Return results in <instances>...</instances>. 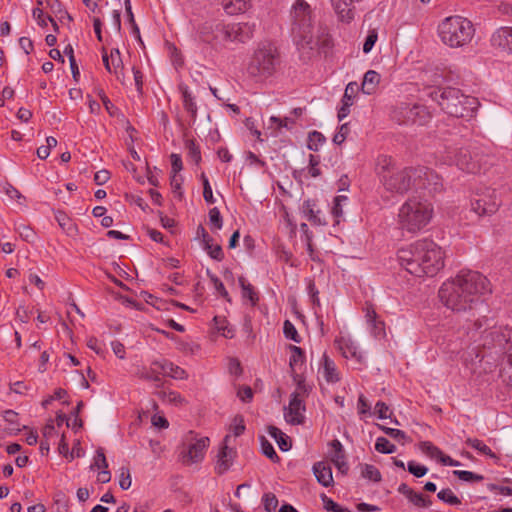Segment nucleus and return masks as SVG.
I'll return each mask as SVG.
<instances>
[{
  "mask_svg": "<svg viewBox=\"0 0 512 512\" xmlns=\"http://www.w3.org/2000/svg\"><path fill=\"white\" fill-rule=\"evenodd\" d=\"M217 22H205L198 29V38L200 41L205 43H213V40H218L219 35L214 34L215 24Z\"/></svg>",
  "mask_w": 512,
  "mask_h": 512,
  "instance_id": "nucleus-34",
  "label": "nucleus"
},
{
  "mask_svg": "<svg viewBox=\"0 0 512 512\" xmlns=\"http://www.w3.org/2000/svg\"><path fill=\"white\" fill-rule=\"evenodd\" d=\"M358 89L359 86L356 82H350L347 84L337 115L340 121L349 115L350 107L354 104L355 94Z\"/></svg>",
  "mask_w": 512,
  "mask_h": 512,
  "instance_id": "nucleus-22",
  "label": "nucleus"
},
{
  "mask_svg": "<svg viewBox=\"0 0 512 512\" xmlns=\"http://www.w3.org/2000/svg\"><path fill=\"white\" fill-rule=\"evenodd\" d=\"M374 413L378 416L379 419H390L392 423H394L395 425H399L397 419H392V411L390 407L382 401H378L375 404Z\"/></svg>",
  "mask_w": 512,
  "mask_h": 512,
  "instance_id": "nucleus-38",
  "label": "nucleus"
},
{
  "mask_svg": "<svg viewBox=\"0 0 512 512\" xmlns=\"http://www.w3.org/2000/svg\"><path fill=\"white\" fill-rule=\"evenodd\" d=\"M32 16L39 26L47 27L48 23L50 22L52 23L55 30L58 29L56 22L51 17L45 16L42 8H34L32 11Z\"/></svg>",
  "mask_w": 512,
  "mask_h": 512,
  "instance_id": "nucleus-40",
  "label": "nucleus"
},
{
  "mask_svg": "<svg viewBox=\"0 0 512 512\" xmlns=\"http://www.w3.org/2000/svg\"><path fill=\"white\" fill-rule=\"evenodd\" d=\"M470 155L466 150L463 149H454L449 148L445 155L443 156V160L445 163L449 165H456L460 170L473 172L474 165L470 162Z\"/></svg>",
  "mask_w": 512,
  "mask_h": 512,
  "instance_id": "nucleus-17",
  "label": "nucleus"
},
{
  "mask_svg": "<svg viewBox=\"0 0 512 512\" xmlns=\"http://www.w3.org/2000/svg\"><path fill=\"white\" fill-rule=\"evenodd\" d=\"M397 260L415 277H434L445 266V253L433 240L423 238L399 248Z\"/></svg>",
  "mask_w": 512,
  "mask_h": 512,
  "instance_id": "nucleus-3",
  "label": "nucleus"
},
{
  "mask_svg": "<svg viewBox=\"0 0 512 512\" xmlns=\"http://www.w3.org/2000/svg\"><path fill=\"white\" fill-rule=\"evenodd\" d=\"M378 40V33L376 30L372 29V30H369L367 36H366V39L364 41V44H363V52L365 54H368L372 51L375 43L377 42Z\"/></svg>",
  "mask_w": 512,
  "mask_h": 512,
  "instance_id": "nucleus-52",
  "label": "nucleus"
},
{
  "mask_svg": "<svg viewBox=\"0 0 512 512\" xmlns=\"http://www.w3.org/2000/svg\"><path fill=\"white\" fill-rule=\"evenodd\" d=\"M267 433L277 442L282 451H288L291 448L290 438L275 426H268Z\"/></svg>",
  "mask_w": 512,
  "mask_h": 512,
  "instance_id": "nucleus-33",
  "label": "nucleus"
},
{
  "mask_svg": "<svg viewBox=\"0 0 512 512\" xmlns=\"http://www.w3.org/2000/svg\"><path fill=\"white\" fill-rule=\"evenodd\" d=\"M381 82V75L375 70H368L363 77L361 90L366 95H372L377 91Z\"/></svg>",
  "mask_w": 512,
  "mask_h": 512,
  "instance_id": "nucleus-29",
  "label": "nucleus"
},
{
  "mask_svg": "<svg viewBox=\"0 0 512 512\" xmlns=\"http://www.w3.org/2000/svg\"><path fill=\"white\" fill-rule=\"evenodd\" d=\"M430 96L445 113L453 117L470 116L476 104L475 98L466 96L459 89L451 87L434 89Z\"/></svg>",
  "mask_w": 512,
  "mask_h": 512,
  "instance_id": "nucleus-7",
  "label": "nucleus"
},
{
  "mask_svg": "<svg viewBox=\"0 0 512 512\" xmlns=\"http://www.w3.org/2000/svg\"><path fill=\"white\" fill-rule=\"evenodd\" d=\"M350 132V129L348 127V124H342L335 135L333 136V143L336 145H341L347 138L348 134Z\"/></svg>",
  "mask_w": 512,
  "mask_h": 512,
  "instance_id": "nucleus-56",
  "label": "nucleus"
},
{
  "mask_svg": "<svg viewBox=\"0 0 512 512\" xmlns=\"http://www.w3.org/2000/svg\"><path fill=\"white\" fill-rule=\"evenodd\" d=\"M361 475L370 481L379 482L381 480L380 471L374 466L370 464H364L361 466Z\"/></svg>",
  "mask_w": 512,
  "mask_h": 512,
  "instance_id": "nucleus-42",
  "label": "nucleus"
},
{
  "mask_svg": "<svg viewBox=\"0 0 512 512\" xmlns=\"http://www.w3.org/2000/svg\"><path fill=\"white\" fill-rule=\"evenodd\" d=\"M291 34L299 58L308 63L320 50L329 47L330 37L325 28L314 24V14L305 0H295L291 8Z\"/></svg>",
  "mask_w": 512,
  "mask_h": 512,
  "instance_id": "nucleus-2",
  "label": "nucleus"
},
{
  "mask_svg": "<svg viewBox=\"0 0 512 512\" xmlns=\"http://www.w3.org/2000/svg\"><path fill=\"white\" fill-rule=\"evenodd\" d=\"M437 497L450 505H458L460 504L459 498L454 494L451 489H442L438 492Z\"/></svg>",
  "mask_w": 512,
  "mask_h": 512,
  "instance_id": "nucleus-48",
  "label": "nucleus"
},
{
  "mask_svg": "<svg viewBox=\"0 0 512 512\" xmlns=\"http://www.w3.org/2000/svg\"><path fill=\"white\" fill-rule=\"evenodd\" d=\"M289 351V365L292 371V376L294 378L296 375H300L298 372L302 370V367L305 364V356L301 348L295 345H290Z\"/></svg>",
  "mask_w": 512,
  "mask_h": 512,
  "instance_id": "nucleus-30",
  "label": "nucleus"
},
{
  "mask_svg": "<svg viewBox=\"0 0 512 512\" xmlns=\"http://www.w3.org/2000/svg\"><path fill=\"white\" fill-rule=\"evenodd\" d=\"M262 503L266 512H275L278 506V499L273 493H265Z\"/></svg>",
  "mask_w": 512,
  "mask_h": 512,
  "instance_id": "nucleus-49",
  "label": "nucleus"
},
{
  "mask_svg": "<svg viewBox=\"0 0 512 512\" xmlns=\"http://www.w3.org/2000/svg\"><path fill=\"white\" fill-rule=\"evenodd\" d=\"M209 445L210 439L208 437L189 432L180 452L183 463L192 465L201 462L205 458Z\"/></svg>",
  "mask_w": 512,
  "mask_h": 512,
  "instance_id": "nucleus-10",
  "label": "nucleus"
},
{
  "mask_svg": "<svg viewBox=\"0 0 512 512\" xmlns=\"http://www.w3.org/2000/svg\"><path fill=\"white\" fill-rule=\"evenodd\" d=\"M360 0H330L341 21L349 22L354 18L355 3Z\"/></svg>",
  "mask_w": 512,
  "mask_h": 512,
  "instance_id": "nucleus-24",
  "label": "nucleus"
},
{
  "mask_svg": "<svg viewBox=\"0 0 512 512\" xmlns=\"http://www.w3.org/2000/svg\"><path fill=\"white\" fill-rule=\"evenodd\" d=\"M171 175L180 174L183 169L182 159L178 154H171Z\"/></svg>",
  "mask_w": 512,
  "mask_h": 512,
  "instance_id": "nucleus-62",
  "label": "nucleus"
},
{
  "mask_svg": "<svg viewBox=\"0 0 512 512\" xmlns=\"http://www.w3.org/2000/svg\"><path fill=\"white\" fill-rule=\"evenodd\" d=\"M475 331L479 332L484 338V345L499 346L504 348L511 336V331L507 328L497 327L492 319H478L475 324Z\"/></svg>",
  "mask_w": 512,
  "mask_h": 512,
  "instance_id": "nucleus-11",
  "label": "nucleus"
},
{
  "mask_svg": "<svg viewBox=\"0 0 512 512\" xmlns=\"http://www.w3.org/2000/svg\"><path fill=\"white\" fill-rule=\"evenodd\" d=\"M245 431L244 419L241 416H236L232 420L230 425V433L233 434L234 437L240 436Z\"/></svg>",
  "mask_w": 512,
  "mask_h": 512,
  "instance_id": "nucleus-53",
  "label": "nucleus"
},
{
  "mask_svg": "<svg viewBox=\"0 0 512 512\" xmlns=\"http://www.w3.org/2000/svg\"><path fill=\"white\" fill-rule=\"evenodd\" d=\"M318 373L328 383H336L340 380V372L335 362L326 354L322 356Z\"/></svg>",
  "mask_w": 512,
  "mask_h": 512,
  "instance_id": "nucleus-23",
  "label": "nucleus"
},
{
  "mask_svg": "<svg viewBox=\"0 0 512 512\" xmlns=\"http://www.w3.org/2000/svg\"><path fill=\"white\" fill-rule=\"evenodd\" d=\"M277 56V49L273 44H260L247 64V73L260 79L271 76L276 69Z\"/></svg>",
  "mask_w": 512,
  "mask_h": 512,
  "instance_id": "nucleus-8",
  "label": "nucleus"
},
{
  "mask_svg": "<svg viewBox=\"0 0 512 512\" xmlns=\"http://www.w3.org/2000/svg\"><path fill=\"white\" fill-rule=\"evenodd\" d=\"M490 292V282L484 275L462 270L442 283L438 297L445 307L460 313L473 310L481 302V297Z\"/></svg>",
  "mask_w": 512,
  "mask_h": 512,
  "instance_id": "nucleus-1",
  "label": "nucleus"
},
{
  "mask_svg": "<svg viewBox=\"0 0 512 512\" xmlns=\"http://www.w3.org/2000/svg\"><path fill=\"white\" fill-rule=\"evenodd\" d=\"M349 198L346 195H338L333 199L331 214L338 224L344 215V207L347 206Z\"/></svg>",
  "mask_w": 512,
  "mask_h": 512,
  "instance_id": "nucleus-35",
  "label": "nucleus"
},
{
  "mask_svg": "<svg viewBox=\"0 0 512 512\" xmlns=\"http://www.w3.org/2000/svg\"><path fill=\"white\" fill-rule=\"evenodd\" d=\"M294 382L296 389L291 394L288 405L284 407V418L289 424L299 425L305 419L306 407L304 399L308 396L311 386L306 383L302 375H296Z\"/></svg>",
  "mask_w": 512,
  "mask_h": 512,
  "instance_id": "nucleus-9",
  "label": "nucleus"
},
{
  "mask_svg": "<svg viewBox=\"0 0 512 512\" xmlns=\"http://www.w3.org/2000/svg\"><path fill=\"white\" fill-rule=\"evenodd\" d=\"M198 236L201 237V243L208 255L215 260H222L223 251L219 244L214 243L203 227L198 228Z\"/></svg>",
  "mask_w": 512,
  "mask_h": 512,
  "instance_id": "nucleus-25",
  "label": "nucleus"
},
{
  "mask_svg": "<svg viewBox=\"0 0 512 512\" xmlns=\"http://www.w3.org/2000/svg\"><path fill=\"white\" fill-rule=\"evenodd\" d=\"M335 345L345 359L352 361L354 364L360 365L363 363L364 353L349 334L340 333L335 339Z\"/></svg>",
  "mask_w": 512,
  "mask_h": 512,
  "instance_id": "nucleus-13",
  "label": "nucleus"
},
{
  "mask_svg": "<svg viewBox=\"0 0 512 512\" xmlns=\"http://www.w3.org/2000/svg\"><path fill=\"white\" fill-rule=\"evenodd\" d=\"M152 371L153 374L149 375L146 372H141V377L156 379L158 375L169 376L174 379H185L187 378V373L184 369L179 366L174 365L173 363L163 360V361H154L152 363Z\"/></svg>",
  "mask_w": 512,
  "mask_h": 512,
  "instance_id": "nucleus-15",
  "label": "nucleus"
},
{
  "mask_svg": "<svg viewBox=\"0 0 512 512\" xmlns=\"http://www.w3.org/2000/svg\"><path fill=\"white\" fill-rule=\"evenodd\" d=\"M357 410L362 420L372 415L371 405L363 395H360L358 398Z\"/></svg>",
  "mask_w": 512,
  "mask_h": 512,
  "instance_id": "nucleus-46",
  "label": "nucleus"
},
{
  "mask_svg": "<svg viewBox=\"0 0 512 512\" xmlns=\"http://www.w3.org/2000/svg\"><path fill=\"white\" fill-rule=\"evenodd\" d=\"M375 449L379 453L392 454L396 451V446L385 437H378L375 442Z\"/></svg>",
  "mask_w": 512,
  "mask_h": 512,
  "instance_id": "nucleus-44",
  "label": "nucleus"
},
{
  "mask_svg": "<svg viewBox=\"0 0 512 512\" xmlns=\"http://www.w3.org/2000/svg\"><path fill=\"white\" fill-rule=\"evenodd\" d=\"M55 219L61 229L70 237L77 235V226L72 219L63 211H57L55 213Z\"/></svg>",
  "mask_w": 512,
  "mask_h": 512,
  "instance_id": "nucleus-32",
  "label": "nucleus"
},
{
  "mask_svg": "<svg viewBox=\"0 0 512 512\" xmlns=\"http://www.w3.org/2000/svg\"><path fill=\"white\" fill-rule=\"evenodd\" d=\"M102 60L107 71L114 74L118 80L123 82V61L120 51L118 49H111L109 54L104 51L102 54Z\"/></svg>",
  "mask_w": 512,
  "mask_h": 512,
  "instance_id": "nucleus-21",
  "label": "nucleus"
},
{
  "mask_svg": "<svg viewBox=\"0 0 512 512\" xmlns=\"http://www.w3.org/2000/svg\"><path fill=\"white\" fill-rule=\"evenodd\" d=\"M329 457L341 473L347 472L348 465L345 459L343 446L339 440H334L330 443Z\"/></svg>",
  "mask_w": 512,
  "mask_h": 512,
  "instance_id": "nucleus-27",
  "label": "nucleus"
},
{
  "mask_svg": "<svg viewBox=\"0 0 512 512\" xmlns=\"http://www.w3.org/2000/svg\"><path fill=\"white\" fill-rule=\"evenodd\" d=\"M407 468L408 471L417 478L423 477L428 472V468L426 466L418 464L415 461H409Z\"/></svg>",
  "mask_w": 512,
  "mask_h": 512,
  "instance_id": "nucleus-55",
  "label": "nucleus"
},
{
  "mask_svg": "<svg viewBox=\"0 0 512 512\" xmlns=\"http://www.w3.org/2000/svg\"><path fill=\"white\" fill-rule=\"evenodd\" d=\"M5 422L8 423V431L10 434H16L20 431V424L18 423V414L13 410H6L3 413Z\"/></svg>",
  "mask_w": 512,
  "mask_h": 512,
  "instance_id": "nucleus-39",
  "label": "nucleus"
},
{
  "mask_svg": "<svg viewBox=\"0 0 512 512\" xmlns=\"http://www.w3.org/2000/svg\"><path fill=\"white\" fill-rule=\"evenodd\" d=\"M209 223L215 230L222 228V217L217 208H213L209 211Z\"/></svg>",
  "mask_w": 512,
  "mask_h": 512,
  "instance_id": "nucleus-57",
  "label": "nucleus"
},
{
  "mask_svg": "<svg viewBox=\"0 0 512 512\" xmlns=\"http://www.w3.org/2000/svg\"><path fill=\"white\" fill-rule=\"evenodd\" d=\"M466 443L468 446L475 449L478 453L492 459L496 458V454L483 441L476 438H468Z\"/></svg>",
  "mask_w": 512,
  "mask_h": 512,
  "instance_id": "nucleus-37",
  "label": "nucleus"
},
{
  "mask_svg": "<svg viewBox=\"0 0 512 512\" xmlns=\"http://www.w3.org/2000/svg\"><path fill=\"white\" fill-rule=\"evenodd\" d=\"M301 213L313 225H326V220L322 212L317 208L314 201L306 200L301 206Z\"/></svg>",
  "mask_w": 512,
  "mask_h": 512,
  "instance_id": "nucleus-26",
  "label": "nucleus"
},
{
  "mask_svg": "<svg viewBox=\"0 0 512 512\" xmlns=\"http://www.w3.org/2000/svg\"><path fill=\"white\" fill-rule=\"evenodd\" d=\"M382 184L385 190L393 194H403L412 185L421 189L436 190L438 176L427 168L404 169L393 171L390 175H384Z\"/></svg>",
  "mask_w": 512,
  "mask_h": 512,
  "instance_id": "nucleus-5",
  "label": "nucleus"
},
{
  "mask_svg": "<svg viewBox=\"0 0 512 512\" xmlns=\"http://www.w3.org/2000/svg\"><path fill=\"white\" fill-rule=\"evenodd\" d=\"M87 346L98 355H102L104 352L103 344L95 337H90L87 340Z\"/></svg>",
  "mask_w": 512,
  "mask_h": 512,
  "instance_id": "nucleus-64",
  "label": "nucleus"
},
{
  "mask_svg": "<svg viewBox=\"0 0 512 512\" xmlns=\"http://www.w3.org/2000/svg\"><path fill=\"white\" fill-rule=\"evenodd\" d=\"M498 206L499 201L495 192L490 189H487L481 194H476L471 202L472 210L479 216L496 212Z\"/></svg>",
  "mask_w": 512,
  "mask_h": 512,
  "instance_id": "nucleus-14",
  "label": "nucleus"
},
{
  "mask_svg": "<svg viewBox=\"0 0 512 512\" xmlns=\"http://www.w3.org/2000/svg\"><path fill=\"white\" fill-rule=\"evenodd\" d=\"M394 118L401 124L423 125L430 119V112L423 105L402 104L395 110Z\"/></svg>",
  "mask_w": 512,
  "mask_h": 512,
  "instance_id": "nucleus-12",
  "label": "nucleus"
},
{
  "mask_svg": "<svg viewBox=\"0 0 512 512\" xmlns=\"http://www.w3.org/2000/svg\"><path fill=\"white\" fill-rule=\"evenodd\" d=\"M380 428L387 435H389L390 437H392L393 439H395V440H397L399 442H404L406 440V438H407L405 433L402 430L395 429V428H389V427H385V426H380Z\"/></svg>",
  "mask_w": 512,
  "mask_h": 512,
  "instance_id": "nucleus-61",
  "label": "nucleus"
},
{
  "mask_svg": "<svg viewBox=\"0 0 512 512\" xmlns=\"http://www.w3.org/2000/svg\"><path fill=\"white\" fill-rule=\"evenodd\" d=\"M475 33L476 29L472 21L461 15L447 16L437 25L440 41L453 49L468 46L474 39Z\"/></svg>",
  "mask_w": 512,
  "mask_h": 512,
  "instance_id": "nucleus-6",
  "label": "nucleus"
},
{
  "mask_svg": "<svg viewBox=\"0 0 512 512\" xmlns=\"http://www.w3.org/2000/svg\"><path fill=\"white\" fill-rule=\"evenodd\" d=\"M231 438V434L226 435L217 454L216 470L221 474L229 470L236 456L235 449L230 447Z\"/></svg>",
  "mask_w": 512,
  "mask_h": 512,
  "instance_id": "nucleus-16",
  "label": "nucleus"
},
{
  "mask_svg": "<svg viewBox=\"0 0 512 512\" xmlns=\"http://www.w3.org/2000/svg\"><path fill=\"white\" fill-rule=\"evenodd\" d=\"M407 499L418 508H425L430 505V501L423 494L415 491Z\"/></svg>",
  "mask_w": 512,
  "mask_h": 512,
  "instance_id": "nucleus-51",
  "label": "nucleus"
},
{
  "mask_svg": "<svg viewBox=\"0 0 512 512\" xmlns=\"http://www.w3.org/2000/svg\"><path fill=\"white\" fill-rule=\"evenodd\" d=\"M365 322H366V328L370 335L374 337L377 340H381L385 338L386 332H385V324L384 322L378 317L375 310L372 306H366L365 310Z\"/></svg>",
  "mask_w": 512,
  "mask_h": 512,
  "instance_id": "nucleus-20",
  "label": "nucleus"
},
{
  "mask_svg": "<svg viewBox=\"0 0 512 512\" xmlns=\"http://www.w3.org/2000/svg\"><path fill=\"white\" fill-rule=\"evenodd\" d=\"M420 449L423 453L430 456L431 458L439 459L442 451L434 446L431 442L425 441L420 444Z\"/></svg>",
  "mask_w": 512,
  "mask_h": 512,
  "instance_id": "nucleus-50",
  "label": "nucleus"
},
{
  "mask_svg": "<svg viewBox=\"0 0 512 512\" xmlns=\"http://www.w3.org/2000/svg\"><path fill=\"white\" fill-rule=\"evenodd\" d=\"M125 11H126V14H127L128 21L131 24V29H132L131 33H132V35L135 38H137L139 41H141L140 31H139L138 26L135 23L134 15H133V12H132V7L125 8Z\"/></svg>",
  "mask_w": 512,
  "mask_h": 512,
  "instance_id": "nucleus-63",
  "label": "nucleus"
},
{
  "mask_svg": "<svg viewBox=\"0 0 512 512\" xmlns=\"http://www.w3.org/2000/svg\"><path fill=\"white\" fill-rule=\"evenodd\" d=\"M376 170L378 175L380 176L381 182H383L384 175H390L394 169V162L391 157L382 155L377 159Z\"/></svg>",
  "mask_w": 512,
  "mask_h": 512,
  "instance_id": "nucleus-36",
  "label": "nucleus"
},
{
  "mask_svg": "<svg viewBox=\"0 0 512 512\" xmlns=\"http://www.w3.org/2000/svg\"><path fill=\"white\" fill-rule=\"evenodd\" d=\"M433 216L434 207L429 200L412 196L399 207L397 223L402 231L416 234L428 227Z\"/></svg>",
  "mask_w": 512,
  "mask_h": 512,
  "instance_id": "nucleus-4",
  "label": "nucleus"
},
{
  "mask_svg": "<svg viewBox=\"0 0 512 512\" xmlns=\"http://www.w3.org/2000/svg\"><path fill=\"white\" fill-rule=\"evenodd\" d=\"M313 473L321 485L328 487L333 484V475L329 464L322 461L315 463Z\"/></svg>",
  "mask_w": 512,
  "mask_h": 512,
  "instance_id": "nucleus-28",
  "label": "nucleus"
},
{
  "mask_svg": "<svg viewBox=\"0 0 512 512\" xmlns=\"http://www.w3.org/2000/svg\"><path fill=\"white\" fill-rule=\"evenodd\" d=\"M254 30L255 24L236 23L229 25V28L223 30V33L229 42H246L253 36Z\"/></svg>",
  "mask_w": 512,
  "mask_h": 512,
  "instance_id": "nucleus-18",
  "label": "nucleus"
},
{
  "mask_svg": "<svg viewBox=\"0 0 512 512\" xmlns=\"http://www.w3.org/2000/svg\"><path fill=\"white\" fill-rule=\"evenodd\" d=\"M322 501L324 504V507L328 511L333 512H352L348 508H344L337 503H335L332 499L328 498L327 496H322Z\"/></svg>",
  "mask_w": 512,
  "mask_h": 512,
  "instance_id": "nucleus-58",
  "label": "nucleus"
},
{
  "mask_svg": "<svg viewBox=\"0 0 512 512\" xmlns=\"http://www.w3.org/2000/svg\"><path fill=\"white\" fill-rule=\"evenodd\" d=\"M283 331H284V335L287 339H291L294 342L300 341L298 332H297L295 326L290 321L287 320L284 322Z\"/></svg>",
  "mask_w": 512,
  "mask_h": 512,
  "instance_id": "nucleus-59",
  "label": "nucleus"
},
{
  "mask_svg": "<svg viewBox=\"0 0 512 512\" xmlns=\"http://www.w3.org/2000/svg\"><path fill=\"white\" fill-rule=\"evenodd\" d=\"M325 137L318 131H313L308 137V148L312 151H317L324 144Z\"/></svg>",
  "mask_w": 512,
  "mask_h": 512,
  "instance_id": "nucleus-45",
  "label": "nucleus"
},
{
  "mask_svg": "<svg viewBox=\"0 0 512 512\" xmlns=\"http://www.w3.org/2000/svg\"><path fill=\"white\" fill-rule=\"evenodd\" d=\"M108 468V463L102 448L96 450V453L90 464L91 470H102Z\"/></svg>",
  "mask_w": 512,
  "mask_h": 512,
  "instance_id": "nucleus-43",
  "label": "nucleus"
},
{
  "mask_svg": "<svg viewBox=\"0 0 512 512\" xmlns=\"http://www.w3.org/2000/svg\"><path fill=\"white\" fill-rule=\"evenodd\" d=\"M132 485L131 474L128 468L122 467L119 473V486L123 490H128Z\"/></svg>",
  "mask_w": 512,
  "mask_h": 512,
  "instance_id": "nucleus-54",
  "label": "nucleus"
},
{
  "mask_svg": "<svg viewBox=\"0 0 512 512\" xmlns=\"http://www.w3.org/2000/svg\"><path fill=\"white\" fill-rule=\"evenodd\" d=\"M163 400L174 405H181L184 402V399L181 397V395L175 391H164Z\"/></svg>",
  "mask_w": 512,
  "mask_h": 512,
  "instance_id": "nucleus-60",
  "label": "nucleus"
},
{
  "mask_svg": "<svg viewBox=\"0 0 512 512\" xmlns=\"http://www.w3.org/2000/svg\"><path fill=\"white\" fill-rule=\"evenodd\" d=\"M239 284L242 289V297L250 300L252 304H255L257 298L252 286L243 277L239 278Z\"/></svg>",
  "mask_w": 512,
  "mask_h": 512,
  "instance_id": "nucleus-47",
  "label": "nucleus"
},
{
  "mask_svg": "<svg viewBox=\"0 0 512 512\" xmlns=\"http://www.w3.org/2000/svg\"><path fill=\"white\" fill-rule=\"evenodd\" d=\"M490 42L495 49L512 54V27L504 26L495 30Z\"/></svg>",
  "mask_w": 512,
  "mask_h": 512,
  "instance_id": "nucleus-19",
  "label": "nucleus"
},
{
  "mask_svg": "<svg viewBox=\"0 0 512 512\" xmlns=\"http://www.w3.org/2000/svg\"><path fill=\"white\" fill-rule=\"evenodd\" d=\"M251 7V0H224L223 8L229 15L245 13Z\"/></svg>",
  "mask_w": 512,
  "mask_h": 512,
  "instance_id": "nucleus-31",
  "label": "nucleus"
},
{
  "mask_svg": "<svg viewBox=\"0 0 512 512\" xmlns=\"http://www.w3.org/2000/svg\"><path fill=\"white\" fill-rule=\"evenodd\" d=\"M216 329L225 338H232L234 336V329L229 326L225 318L214 317Z\"/></svg>",
  "mask_w": 512,
  "mask_h": 512,
  "instance_id": "nucleus-41",
  "label": "nucleus"
}]
</instances>
